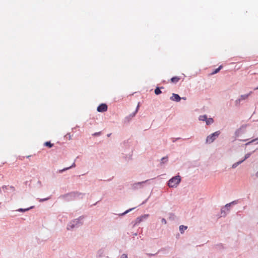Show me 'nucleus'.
I'll return each mask as SVG.
<instances>
[{"label": "nucleus", "mask_w": 258, "mask_h": 258, "mask_svg": "<svg viewBox=\"0 0 258 258\" xmlns=\"http://www.w3.org/2000/svg\"><path fill=\"white\" fill-rule=\"evenodd\" d=\"M83 217L80 216L78 218L71 221L67 225V229L71 231L75 228H79L83 225Z\"/></svg>", "instance_id": "obj_1"}, {"label": "nucleus", "mask_w": 258, "mask_h": 258, "mask_svg": "<svg viewBox=\"0 0 258 258\" xmlns=\"http://www.w3.org/2000/svg\"><path fill=\"white\" fill-rule=\"evenodd\" d=\"M181 178L179 175H176L169 180L167 184L169 187L176 188L180 183Z\"/></svg>", "instance_id": "obj_2"}, {"label": "nucleus", "mask_w": 258, "mask_h": 258, "mask_svg": "<svg viewBox=\"0 0 258 258\" xmlns=\"http://www.w3.org/2000/svg\"><path fill=\"white\" fill-rule=\"evenodd\" d=\"M150 180H146L141 182H136L131 185L132 190H137L144 188L145 184L148 182Z\"/></svg>", "instance_id": "obj_3"}, {"label": "nucleus", "mask_w": 258, "mask_h": 258, "mask_svg": "<svg viewBox=\"0 0 258 258\" xmlns=\"http://www.w3.org/2000/svg\"><path fill=\"white\" fill-rule=\"evenodd\" d=\"M84 194L78 191L72 192L64 196L66 198H69L70 200H74L77 198L83 199Z\"/></svg>", "instance_id": "obj_4"}, {"label": "nucleus", "mask_w": 258, "mask_h": 258, "mask_svg": "<svg viewBox=\"0 0 258 258\" xmlns=\"http://www.w3.org/2000/svg\"><path fill=\"white\" fill-rule=\"evenodd\" d=\"M220 134V132L218 131L209 135L206 138V143L208 144H211L217 138H218Z\"/></svg>", "instance_id": "obj_5"}, {"label": "nucleus", "mask_w": 258, "mask_h": 258, "mask_svg": "<svg viewBox=\"0 0 258 258\" xmlns=\"http://www.w3.org/2000/svg\"><path fill=\"white\" fill-rule=\"evenodd\" d=\"M247 126L246 124L241 125L239 128L237 129L235 132V136L236 137H239L241 134L245 133V128Z\"/></svg>", "instance_id": "obj_6"}, {"label": "nucleus", "mask_w": 258, "mask_h": 258, "mask_svg": "<svg viewBox=\"0 0 258 258\" xmlns=\"http://www.w3.org/2000/svg\"><path fill=\"white\" fill-rule=\"evenodd\" d=\"M149 216V214H144L143 215L138 218L136 219L135 223L134 225H137L141 223L142 221H144V220H146Z\"/></svg>", "instance_id": "obj_7"}, {"label": "nucleus", "mask_w": 258, "mask_h": 258, "mask_svg": "<svg viewBox=\"0 0 258 258\" xmlns=\"http://www.w3.org/2000/svg\"><path fill=\"white\" fill-rule=\"evenodd\" d=\"M251 93L252 91H250L248 94L241 95L239 98L235 101V103L238 104L242 100L246 99Z\"/></svg>", "instance_id": "obj_8"}, {"label": "nucleus", "mask_w": 258, "mask_h": 258, "mask_svg": "<svg viewBox=\"0 0 258 258\" xmlns=\"http://www.w3.org/2000/svg\"><path fill=\"white\" fill-rule=\"evenodd\" d=\"M107 110V106L105 104H101L99 105L97 108V110L99 112H103L106 111Z\"/></svg>", "instance_id": "obj_9"}, {"label": "nucleus", "mask_w": 258, "mask_h": 258, "mask_svg": "<svg viewBox=\"0 0 258 258\" xmlns=\"http://www.w3.org/2000/svg\"><path fill=\"white\" fill-rule=\"evenodd\" d=\"M170 100L172 101H175L176 102H179L181 99V98L179 96V95L175 93H173L172 96L170 98Z\"/></svg>", "instance_id": "obj_10"}, {"label": "nucleus", "mask_w": 258, "mask_h": 258, "mask_svg": "<svg viewBox=\"0 0 258 258\" xmlns=\"http://www.w3.org/2000/svg\"><path fill=\"white\" fill-rule=\"evenodd\" d=\"M227 209L225 207H222L221 209V217H225L227 215Z\"/></svg>", "instance_id": "obj_11"}, {"label": "nucleus", "mask_w": 258, "mask_h": 258, "mask_svg": "<svg viewBox=\"0 0 258 258\" xmlns=\"http://www.w3.org/2000/svg\"><path fill=\"white\" fill-rule=\"evenodd\" d=\"M33 208H34V206H31L30 208H26V209L20 208V209H18V210H17L16 211L18 212H25L29 211L30 209H33Z\"/></svg>", "instance_id": "obj_12"}, {"label": "nucleus", "mask_w": 258, "mask_h": 258, "mask_svg": "<svg viewBox=\"0 0 258 258\" xmlns=\"http://www.w3.org/2000/svg\"><path fill=\"white\" fill-rule=\"evenodd\" d=\"M214 122V119L211 118V117H210V118H207V119L206 120V124L209 125H210L211 124H212Z\"/></svg>", "instance_id": "obj_13"}, {"label": "nucleus", "mask_w": 258, "mask_h": 258, "mask_svg": "<svg viewBox=\"0 0 258 258\" xmlns=\"http://www.w3.org/2000/svg\"><path fill=\"white\" fill-rule=\"evenodd\" d=\"M168 160V159L167 156L163 157L161 159L160 164L161 165H162L163 164L166 163L167 162Z\"/></svg>", "instance_id": "obj_14"}, {"label": "nucleus", "mask_w": 258, "mask_h": 258, "mask_svg": "<svg viewBox=\"0 0 258 258\" xmlns=\"http://www.w3.org/2000/svg\"><path fill=\"white\" fill-rule=\"evenodd\" d=\"M187 228V227L184 225H180L179 226V231L181 233H183L184 231L186 230Z\"/></svg>", "instance_id": "obj_15"}, {"label": "nucleus", "mask_w": 258, "mask_h": 258, "mask_svg": "<svg viewBox=\"0 0 258 258\" xmlns=\"http://www.w3.org/2000/svg\"><path fill=\"white\" fill-rule=\"evenodd\" d=\"M207 117L208 116L207 115H200L199 117V119L200 121H203L206 122Z\"/></svg>", "instance_id": "obj_16"}, {"label": "nucleus", "mask_w": 258, "mask_h": 258, "mask_svg": "<svg viewBox=\"0 0 258 258\" xmlns=\"http://www.w3.org/2000/svg\"><path fill=\"white\" fill-rule=\"evenodd\" d=\"M242 163V161H239L233 163L232 165V168L234 169L236 168L239 165L241 164Z\"/></svg>", "instance_id": "obj_17"}, {"label": "nucleus", "mask_w": 258, "mask_h": 258, "mask_svg": "<svg viewBox=\"0 0 258 258\" xmlns=\"http://www.w3.org/2000/svg\"><path fill=\"white\" fill-rule=\"evenodd\" d=\"M179 78L178 77H174L171 79V81L173 83H176L179 81Z\"/></svg>", "instance_id": "obj_18"}, {"label": "nucleus", "mask_w": 258, "mask_h": 258, "mask_svg": "<svg viewBox=\"0 0 258 258\" xmlns=\"http://www.w3.org/2000/svg\"><path fill=\"white\" fill-rule=\"evenodd\" d=\"M222 66H220L217 69H215L213 72L212 73V75H214L218 73L221 69L222 68Z\"/></svg>", "instance_id": "obj_19"}, {"label": "nucleus", "mask_w": 258, "mask_h": 258, "mask_svg": "<svg viewBox=\"0 0 258 258\" xmlns=\"http://www.w3.org/2000/svg\"><path fill=\"white\" fill-rule=\"evenodd\" d=\"M162 93L161 91L160 90V88L159 87H157L155 89V93L156 95H159Z\"/></svg>", "instance_id": "obj_20"}, {"label": "nucleus", "mask_w": 258, "mask_h": 258, "mask_svg": "<svg viewBox=\"0 0 258 258\" xmlns=\"http://www.w3.org/2000/svg\"><path fill=\"white\" fill-rule=\"evenodd\" d=\"M135 208H131L126 211H125L124 213L120 214L121 216H124V215L126 214L127 213H129L130 212L132 211L133 210H134Z\"/></svg>", "instance_id": "obj_21"}, {"label": "nucleus", "mask_w": 258, "mask_h": 258, "mask_svg": "<svg viewBox=\"0 0 258 258\" xmlns=\"http://www.w3.org/2000/svg\"><path fill=\"white\" fill-rule=\"evenodd\" d=\"M231 206V205H230V203H228V204H226L224 206H223L224 207H225V209H227V211H229L230 210V207Z\"/></svg>", "instance_id": "obj_22"}, {"label": "nucleus", "mask_w": 258, "mask_h": 258, "mask_svg": "<svg viewBox=\"0 0 258 258\" xmlns=\"http://www.w3.org/2000/svg\"><path fill=\"white\" fill-rule=\"evenodd\" d=\"M45 145L46 146H48L49 148H51L53 146V144H51L50 142H46L45 143Z\"/></svg>", "instance_id": "obj_23"}, {"label": "nucleus", "mask_w": 258, "mask_h": 258, "mask_svg": "<svg viewBox=\"0 0 258 258\" xmlns=\"http://www.w3.org/2000/svg\"><path fill=\"white\" fill-rule=\"evenodd\" d=\"M69 169H70V168H68V167H67V168H63V169L59 170L58 171V172H59V173H62L63 172H64V171H67V170H69Z\"/></svg>", "instance_id": "obj_24"}, {"label": "nucleus", "mask_w": 258, "mask_h": 258, "mask_svg": "<svg viewBox=\"0 0 258 258\" xmlns=\"http://www.w3.org/2000/svg\"><path fill=\"white\" fill-rule=\"evenodd\" d=\"M251 153H247L244 156V159H248V158H249V157L250 156Z\"/></svg>", "instance_id": "obj_25"}, {"label": "nucleus", "mask_w": 258, "mask_h": 258, "mask_svg": "<svg viewBox=\"0 0 258 258\" xmlns=\"http://www.w3.org/2000/svg\"><path fill=\"white\" fill-rule=\"evenodd\" d=\"M238 203V200H235L230 203V205H236Z\"/></svg>", "instance_id": "obj_26"}, {"label": "nucleus", "mask_w": 258, "mask_h": 258, "mask_svg": "<svg viewBox=\"0 0 258 258\" xmlns=\"http://www.w3.org/2000/svg\"><path fill=\"white\" fill-rule=\"evenodd\" d=\"M161 223L163 224H167V221L166 220V219L165 218H162L161 219Z\"/></svg>", "instance_id": "obj_27"}, {"label": "nucleus", "mask_w": 258, "mask_h": 258, "mask_svg": "<svg viewBox=\"0 0 258 258\" xmlns=\"http://www.w3.org/2000/svg\"><path fill=\"white\" fill-rule=\"evenodd\" d=\"M120 258H128L127 255L125 253H123L120 255Z\"/></svg>", "instance_id": "obj_28"}, {"label": "nucleus", "mask_w": 258, "mask_h": 258, "mask_svg": "<svg viewBox=\"0 0 258 258\" xmlns=\"http://www.w3.org/2000/svg\"><path fill=\"white\" fill-rule=\"evenodd\" d=\"M7 189V186H6V185L3 186L2 187V188H0V192H1L2 190H5V189Z\"/></svg>", "instance_id": "obj_29"}, {"label": "nucleus", "mask_w": 258, "mask_h": 258, "mask_svg": "<svg viewBox=\"0 0 258 258\" xmlns=\"http://www.w3.org/2000/svg\"><path fill=\"white\" fill-rule=\"evenodd\" d=\"M49 199V198H45V199H39V202H44V201H46L47 200H48Z\"/></svg>", "instance_id": "obj_30"}, {"label": "nucleus", "mask_w": 258, "mask_h": 258, "mask_svg": "<svg viewBox=\"0 0 258 258\" xmlns=\"http://www.w3.org/2000/svg\"><path fill=\"white\" fill-rule=\"evenodd\" d=\"M255 141L254 140V139H253V140H251V141H250V142H248V143H246V144H245V145H246V146H247V145H250L251 143H253V142H255Z\"/></svg>", "instance_id": "obj_31"}, {"label": "nucleus", "mask_w": 258, "mask_h": 258, "mask_svg": "<svg viewBox=\"0 0 258 258\" xmlns=\"http://www.w3.org/2000/svg\"><path fill=\"white\" fill-rule=\"evenodd\" d=\"M66 137L67 138H68L69 140H71V135L70 134V133H68L66 135Z\"/></svg>", "instance_id": "obj_32"}, {"label": "nucleus", "mask_w": 258, "mask_h": 258, "mask_svg": "<svg viewBox=\"0 0 258 258\" xmlns=\"http://www.w3.org/2000/svg\"><path fill=\"white\" fill-rule=\"evenodd\" d=\"M76 167V164H75V162H74L72 164V165L71 166L69 167L68 168H70V169H71L72 168H74V167Z\"/></svg>", "instance_id": "obj_33"}, {"label": "nucleus", "mask_w": 258, "mask_h": 258, "mask_svg": "<svg viewBox=\"0 0 258 258\" xmlns=\"http://www.w3.org/2000/svg\"><path fill=\"white\" fill-rule=\"evenodd\" d=\"M137 113V112H136L135 111L134 112H133L132 114H131V117H134L135 116L136 114Z\"/></svg>", "instance_id": "obj_34"}, {"label": "nucleus", "mask_w": 258, "mask_h": 258, "mask_svg": "<svg viewBox=\"0 0 258 258\" xmlns=\"http://www.w3.org/2000/svg\"><path fill=\"white\" fill-rule=\"evenodd\" d=\"M100 134V132H98V133H95L93 134L94 136H98Z\"/></svg>", "instance_id": "obj_35"}, {"label": "nucleus", "mask_w": 258, "mask_h": 258, "mask_svg": "<svg viewBox=\"0 0 258 258\" xmlns=\"http://www.w3.org/2000/svg\"><path fill=\"white\" fill-rule=\"evenodd\" d=\"M139 103L138 104V106H137V108H136V111H135V112H138V109H139Z\"/></svg>", "instance_id": "obj_36"}, {"label": "nucleus", "mask_w": 258, "mask_h": 258, "mask_svg": "<svg viewBox=\"0 0 258 258\" xmlns=\"http://www.w3.org/2000/svg\"><path fill=\"white\" fill-rule=\"evenodd\" d=\"M148 199H147L145 201H144L142 203V204L143 205V204H145V203L147 202V201H148Z\"/></svg>", "instance_id": "obj_37"}, {"label": "nucleus", "mask_w": 258, "mask_h": 258, "mask_svg": "<svg viewBox=\"0 0 258 258\" xmlns=\"http://www.w3.org/2000/svg\"><path fill=\"white\" fill-rule=\"evenodd\" d=\"M255 176L256 177L258 178V171L255 173Z\"/></svg>", "instance_id": "obj_38"}, {"label": "nucleus", "mask_w": 258, "mask_h": 258, "mask_svg": "<svg viewBox=\"0 0 258 258\" xmlns=\"http://www.w3.org/2000/svg\"><path fill=\"white\" fill-rule=\"evenodd\" d=\"M246 159H244V157L243 158H242V160H241L240 161H242V162H244Z\"/></svg>", "instance_id": "obj_39"}, {"label": "nucleus", "mask_w": 258, "mask_h": 258, "mask_svg": "<svg viewBox=\"0 0 258 258\" xmlns=\"http://www.w3.org/2000/svg\"><path fill=\"white\" fill-rule=\"evenodd\" d=\"M258 89V86L254 89V90H257Z\"/></svg>", "instance_id": "obj_40"}, {"label": "nucleus", "mask_w": 258, "mask_h": 258, "mask_svg": "<svg viewBox=\"0 0 258 258\" xmlns=\"http://www.w3.org/2000/svg\"><path fill=\"white\" fill-rule=\"evenodd\" d=\"M181 99H182L183 100H186V98L185 97H182V98H181Z\"/></svg>", "instance_id": "obj_41"}, {"label": "nucleus", "mask_w": 258, "mask_h": 258, "mask_svg": "<svg viewBox=\"0 0 258 258\" xmlns=\"http://www.w3.org/2000/svg\"><path fill=\"white\" fill-rule=\"evenodd\" d=\"M254 140L256 141H257L258 140V137L257 138H255L254 139Z\"/></svg>", "instance_id": "obj_42"}, {"label": "nucleus", "mask_w": 258, "mask_h": 258, "mask_svg": "<svg viewBox=\"0 0 258 258\" xmlns=\"http://www.w3.org/2000/svg\"><path fill=\"white\" fill-rule=\"evenodd\" d=\"M110 134H108V135H107V136H108V137H109V136H110Z\"/></svg>", "instance_id": "obj_43"}, {"label": "nucleus", "mask_w": 258, "mask_h": 258, "mask_svg": "<svg viewBox=\"0 0 258 258\" xmlns=\"http://www.w3.org/2000/svg\"><path fill=\"white\" fill-rule=\"evenodd\" d=\"M257 144H258V142H257Z\"/></svg>", "instance_id": "obj_44"}]
</instances>
